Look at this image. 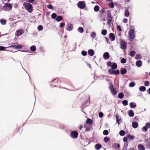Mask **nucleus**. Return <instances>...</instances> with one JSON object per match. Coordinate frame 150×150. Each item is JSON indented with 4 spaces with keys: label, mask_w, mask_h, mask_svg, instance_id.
I'll use <instances>...</instances> for the list:
<instances>
[{
    "label": "nucleus",
    "mask_w": 150,
    "mask_h": 150,
    "mask_svg": "<svg viewBox=\"0 0 150 150\" xmlns=\"http://www.w3.org/2000/svg\"><path fill=\"white\" fill-rule=\"evenodd\" d=\"M136 52L134 51H131L129 53V55L132 57H133L135 54Z\"/></svg>",
    "instance_id": "30"
},
{
    "label": "nucleus",
    "mask_w": 150,
    "mask_h": 150,
    "mask_svg": "<svg viewBox=\"0 0 150 150\" xmlns=\"http://www.w3.org/2000/svg\"><path fill=\"white\" fill-rule=\"evenodd\" d=\"M145 126H146L147 128H150V123H147L145 124Z\"/></svg>",
    "instance_id": "52"
},
{
    "label": "nucleus",
    "mask_w": 150,
    "mask_h": 150,
    "mask_svg": "<svg viewBox=\"0 0 150 150\" xmlns=\"http://www.w3.org/2000/svg\"><path fill=\"white\" fill-rule=\"evenodd\" d=\"M25 9L29 13H31L33 11V6L31 4L29 3H24L23 4Z\"/></svg>",
    "instance_id": "1"
},
{
    "label": "nucleus",
    "mask_w": 150,
    "mask_h": 150,
    "mask_svg": "<svg viewBox=\"0 0 150 150\" xmlns=\"http://www.w3.org/2000/svg\"><path fill=\"white\" fill-rule=\"evenodd\" d=\"M47 7L49 8V9H53V6H52V5L51 4H49L48 6H47Z\"/></svg>",
    "instance_id": "54"
},
{
    "label": "nucleus",
    "mask_w": 150,
    "mask_h": 150,
    "mask_svg": "<svg viewBox=\"0 0 150 150\" xmlns=\"http://www.w3.org/2000/svg\"><path fill=\"white\" fill-rule=\"evenodd\" d=\"M123 22L125 23H127V18H124L123 20Z\"/></svg>",
    "instance_id": "61"
},
{
    "label": "nucleus",
    "mask_w": 150,
    "mask_h": 150,
    "mask_svg": "<svg viewBox=\"0 0 150 150\" xmlns=\"http://www.w3.org/2000/svg\"><path fill=\"white\" fill-rule=\"evenodd\" d=\"M149 82L148 81H146L145 82L144 84H149Z\"/></svg>",
    "instance_id": "63"
},
{
    "label": "nucleus",
    "mask_w": 150,
    "mask_h": 150,
    "mask_svg": "<svg viewBox=\"0 0 150 150\" xmlns=\"http://www.w3.org/2000/svg\"><path fill=\"white\" fill-rule=\"evenodd\" d=\"M124 96V94L122 92L120 93L118 96L119 98L122 99L123 98Z\"/></svg>",
    "instance_id": "27"
},
{
    "label": "nucleus",
    "mask_w": 150,
    "mask_h": 150,
    "mask_svg": "<svg viewBox=\"0 0 150 150\" xmlns=\"http://www.w3.org/2000/svg\"><path fill=\"white\" fill-rule=\"evenodd\" d=\"M1 23L3 25H5L6 23V21L2 19H1L0 21Z\"/></svg>",
    "instance_id": "36"
},
{
    "label": "nucleus",
    "mask_w": 150,
    "mask_h": 150,
    "mask_svg": "<svg viewBox=\"0 0 150 150\" xmlns=\"http://www.w3.org/2000/svg\"><path fill=\"white\" fill-rule=\"evenodd\" d=\"M123 141H124V142H127V137H124L123 139Z\"/></svg>",
    "instance_id": "56"
},
{
    "label": "nucleus",
    "mask_w": 150,
    "mask_h": 150,
    "mask_svg": "<svg viewBox=\"0 0 150 150\" xmlns=\"http://www.w3.org/2000/svg\"><path fill=\"white\" fill-rule=\"evenodd\" d=\"M120 73L121 74L124 75L127 73V70L126 69L122 68L120 69Z\"/></svg>",
    "instance_id": "12"
},
{
    "label": "nucleus",
    "mask_w": 150,
    "mask_h": 150,
    "mask_svg": "<svg viewBox=\"0 0 150 150\" xmlns=\"http://www.w3.org/2000/svg\"><path fill=\"white\" fill-rule=\"evenodd\" d=\"M127 137L129 139H133L134 138V136H132L130 134H129L128 135H127Z\"/></svg>",
    "instance_id": "44"
},
{
    "label": "nucleus",
    "mask_w": 150,
    "mask_h": 150,
    "mask_svg": "<svg viewBox=\"0 0 150 150\" xmlns=\"http://www.w3.org/2000/svg\"><path fill=\"white\" fill-rule=\"evenodd\" d=\"M103 134L104 135H107L109 134L108 131L107 130H105L103 131Z\"/></svg>",
    "instance_id": "40"
},
{
    "label": "nucleus",
    "mask_w": 150,
    "mask_h": 150,
    "mask_svg": "<svg viewBox=\"0 0 150 150\" xmlns=\"http://www.w3.org/2000/svg\"><path fill=\"white\" fill-rule=\"evenodd\" d=\"M59 128L60 129H65V127L63 125H59Z\"/></svg>",
    "instance_id": "46"
},
{
    "label": "nucleus",
    "mask_w": 150,
    "mask_h": 150,
    "mask_svg": "<svg viewBox=\"0 0 150 150\" xmlns=\"http://www.w3.org/2000/svg\"><path fill=\"white\" fill-rule=\"evenodd\" d=\"M71 137L74 139H75L77 137L78 135V132L76 131H72L70 132Z\"/></svg>",
    "instance_id": "6"
},
{
    "label": "nucleus",
    "mask_w": 150,
    "mask_h": 150,
    "mask_svg": "<svg viewBox=\"0 0 150 150\" xmlns=\"http://www.w3.org/2000/svg\"><path fill=\"white\" fill-rule=\"evenodd\" d=\"M23 33V30H19L17 31V35L18 36H20L22 35Z\"/></svg>",
    "instance_id": "25"
},
{
    "label": "nucleus",
    "mask_w": 150,
    "mask_h": 150,
    "mask_svg": "<svg viewBox=\"0 0 150 150\" xmlns=\"http://www.w3.org/2000/svg\"><path fill=\"white\" fill-rule=\"evenodd\" d=\"M116 145H117V148H119L120 147V145L119 144H116Z\"/></svg>",
    "instance_id": "64"
},
{
    "label": "nucleus",
    "mask_w": 150,
    "mask_h": 150,
    "mask_svg": "<svg viewBox=\"0 0 150 150\" xmlns=\"http://www.w3.org/2000/svg\"><path fill=\"white\" fill-rule=\"evenodd\" d=\"M81 54L83 56H85L87 54V52L83 50L81 52Z\"/></svg>",
    "instance_id": "49"
},
{
    "label": "nucleus",
    "mask_w": 150,
    "mask_h": 150,
    "mask_svg": "<svg viewBox=\"0 0 150 150\" xmlns=\"http://www.w3.org/2000/svg\"><path fill=\"white\" fill-rule=\"evenodd\" d=\"M86 123L89 125H91L93 123V121L92 120L89 118H87L86 120Z\"/></svg>",
    "instance_id": "23"
},
{
    "label": "nucleus",
    "mask_w": 150,
    "mask_h": 150,
    "mask_svg": "<svg viewBox=\"0 0 150 150\" xmlns=\"http://www.w3.org/2000/svg\"><path fill=\"white\" fill-rule=\"evenodd\" d=\"M122 103L124 106H126L128 105V101L126 100H124L122 101Z\"/></svg>",
    "instance_id": "37"
},
{
    "label": "nucleus",
    "mask_w": 150,
    "mask_h": 150,
    "mask_svg": "<svg viewBox=\"0 0 150 150\" xmlns=\"http://www.w3.org/2000/svg\"><path fill=\"white\" fill-rule=\"evenodd\" d=\"M12 7V6L10 3H6L5 6H3L2 9L5 11H9L11 9Z\"/></svg>",
    "instance_id": "4"
},
{
    "label": "nucleus",
    "mask_w": 150,
    "mask_h": 150,
    "mask_svg": "<svg viewBox=\"0 0 150 150\" xmlns=\"http://www.w3.org/2000/svg\"><path fill=\"white\" fill-rule=\"evenodd\" d=\"M112 17L110 18H107L108 21H107V24L108 25H110L111 23V21L112 20Z\"/></svg>",
    "instance_id": "24"
},
{
    "label": "nucleus",
    "mask_w": 150,
    "mask_h": 150,
    "mask_svg": "<svg viewBox=\"0 0 150 150\" xmlns=\"http://www.w3.org/2000/svg\"><path fill=\"white\" fill-rule=\"evenodd\" d=\"M91 36L92 37V38L93 40V39L95 38L96 37V33L94 32H92L91 33Z\"/></svg>",
    "instance_id": "28"
},
{
    "label": "nucleus",
    "mask_w": 150,
    "mask_h": 150,
    "mask_svg": "<svg viewBox=\"0 0 150 150\" xmlns=\"http://www.w3.org/2000/svg\"><path fill=\"white\" fill-rule=\"evenodd\" d=\"M147 129L146 126H145L143 127L142 130L143 131L146 132L147 131Z\"/></svg>",
    "instance_id": "45"
},
{
    "label": "nucleus",
    "mask_w": 150,
    "mask_h": 150,
    "mask_svg": "<svg viewBox=\"0 0 150 150\" xmlns=\"http://www.w3.org/2000/svg\"><path fill=\"white\" fill-rule=\"evenodd\" d=\"M129 12L127 8L125 10V15L126 17H128L129 15Z\"/></svg>",
    "instance_id": "16"
},
{
    "label": "nucleus",
    "mask_w": 150,
    "mask_h": 150,
    "mask_svg": "<svg viewBox=\"0 0 150 150\" xmlns=\"http://www.w3.org/2000/svg\"><path fill=\"white\" fill-rule=\"evenodd\" d=\"M105 39L106 42L107 43L110 42L108 38H105Z\"/></svg>",
    "instance_id": "62"
},
{
    "label": "nucleus",
    "mask_w": 150,
    "mask_h": 150,
    "mask_svg": "<svg viewBox=\"0 0 150 150\" xmlns=\"http://www.w3.org/2000/svg\"><path fill=\"white\" fill-rule=\"evenodd\" d=\"M73 28L72 26L71 25H70L67 27V30L69 31H71L72 30Z\"/></svg>",
    "instance_id": "34"
},
{
    "label": "nucleus",
    "mask_w": 150,
    "mask_h": 150,
    "mask_svg": "<svg viewBox=\"0 0 150 150\" xmlns=\"http://www.w3.org/2000/svg\"><path fill=\"white\" fill-rule=\"evenodd\" d=\"M120 43L121 45V48L122 50L125 49L126 48L127 45L125 42L122 40H121Z\"/></svg>",
    "instance_id": "7"
},
{
    "label": "nucleus",
    "mask_w": 150,
    "mask_h": 150,
    "mask_svg": "<svg viewBox=\"0 0 150 150\" xmlns=\"http://www.w3.org/2000/svg\"><path fill=\"white\" fill-rule=\"evenodd\" d=\"M109 38L110 41H114L115 39V36L114 34L112 33H110L109 34Z\"/></svg>",
    "instance_id": "9"
},
{
    "label": "nucleus",
    "mask_w": 150,
    "mask_h": 150,
    "mask_svg": "<svg viewBox=\"0 0 150 150\" xmlns=\"http://www.w3.org/2000/svg\"><path fill=\"white\" fill-rule=\"evenodd\" d=\"M30 49L32 51L34 52L36 50V47L35 45L32 46L30 47Z\"/></svg>",
    "instance_id": "26"
},
{
    "label": "nucleus",
    "mask_w": 150,
    "mask_h": 150,
    "mask_svg": "<svg viewBox=\"0 0 150 150\" xmlns=\"http://www.w3.org/2000/svg\"><path fill=\"white\" fill-rule=\"evenodd\" d=\"M10 47L16 50H19L21 49L22 46L19 45H14L11 46Z\"/></svg>",
    "instance_id": "8"
},
{
    "label": "nucleus",
    "mask_w": 150,
    "mask_h": 150,
    "mask_svg": "<svg viewBox=\"0 0 150 150\" xmlns=\"http://www.w3.org/2000/svg\"><path fill=\"white\" fill-rule=\"evenodd\" d=\"M62 17L60 16H58L56 18V20L58 22L60 21L62 19Z\"/></svg>",
    "instance_id": "31"
},
{
    "label": "nucleus",
    "mask_w": 150,
    "mask_h": 150,
    "mask_svg": "<svg viewBox=\"0 0 150 150\" xmlns=\"http://www.w3.org/2000/svg\"><path fill=\"white\" fill-rule=\"evenodd\" d=\"M103 112H100L99 113V116L100 118H102L103 117Z\"/></svg>",
    "instance_id": "51"
},
{
    "label": "nucleus",
    "mask_w": 150,
    "mask_h": 150,
    "mask_svg": "<svg viewBox=\"0 0 150 150\" xmlns=\"http://www.w3.org/2000/svg\"><path fill=\"white\" fill-rule=\"evenodd\" d=\"M111 14L110 12H108L107 14V18L112 17Z\"/></svg>",
    "instance_id": "55"
},
{
    "label": "nucleus",
    "mask_w": 150,
    "mask_h": 150,
    "mask_svg": "<svg viewBox=\"0 0 150 150\" xmlns=\"http://www.w3.org/2000/svg\"><path fill=\"white\" fill-rule=\"evenodd\" d=\"M43 28V27L42 25H39L38 27V29L39 31L42 30Z\"/></svg>",
    "instance_id": "48"
},
{
    "label": "nucleus",
    "mask_w": 150,
    "mask_h": 150,
    "mask_svg": "<svg viewBox=\"0 0 150 150\" xmlns=\"http://www.w3.org/2000/svg\"><path fill=\"white\" fill-rule=\"evenodd\" d=\"M128 145V142H125L124 144L123 147H127Z\"/></svg>",
    "instance_id": "60"
},
{
    "label": "nucleus",
    "mask_w": 150,
    "mask_h": 150,
    "mask_svg": "<svg viewBox=\"0 0 150 150\" xmlns=\"http://www.w3.org/2000/svg\"><path fill=\"white\" fill-rule=\"evenodd\" d=\"M65 24L64 23H61L60 24L59 27L61 28L63 27L64 26Z\"/></svg>",
    "instance_id": "57"
},
{
    "label": "nucleus",
    "mask_w": 150,
    "mask_h": 150,
    "mask_svg": "<svg viewBox=\"0 0 150 150\" xmlns=\"http://www.w3.org/2000/svg\"><path fill=\"white\" fill-rule=\"evenodd\" d=\"M112 63H111V62H108L107 63V66L108 67H110L111 65V64Z\"/></svg>",
    "instance_id": "58"
},
{
    "label": "nucleus",
    "mask_w": 150,
    "mask_h": 150,
    "mask_svg": "<svg viewBox=\"0 0 150 150\" xmlns=\"http://www.w3.org/2000/svg\"><path fill=\"white\" fill-rule=\"evenodd\" d=\"M6 48V47L3 46H0V50L3 51Z\"/></svg>",
    "instance_id": "53"
},
{
    "label": "nucleus",
    "mask_w": 150,
    "mask_h": 150,
    "mask_svg": "<svg viewBox=\"0 0 150 150\" xmlns=\"http://www.w3.org/2000/svg\"><path fill=\"white\" fill-rule=\"evenodd\" d=\"M113 69H110L108 70V72L111 75H113V74L114 70Z\"/></svg>",
    "instance_id": "47"
},
{
    "label": "nucleus",
    "mask_w": 150,
    "mask_h": 150,
    "mask_svg": "<svg viewBox=\"0 0 150 150\" xmlns=\"http://www.w3.org/2000/svg\"><path fill=\"white\" fill-rule=\"evenodd\" d=\"M117 29L120 31H121L122 30V29L120 26H117Z\"/></svg>",
    "instance_id": "59"
},
{
    "label": "nucleus",
    "mask_w": 150,
    "mask_h": 150,
    "mask_svg": "<svg viewBox=\"0 0 150 150\" xmlns=\"http://www.w3.org/2000/svg\"><path fill=\"white\" fill-rule=\"evenodd\" d=\"M77 30L80 33H82L83 32L84 30L83 28L81 27H79L77 29Z\"/></svg>",
    "instance_id": "29"
},
{
    "label": "nucleus",
    "mask_w": 150,
    "mask_h": 150,
    "mask_svg": "<svg viewBox=\"0 0 150 150\" xmlns=\"http://www.w3.org/2000/svg\"><path fill=\"white\" fill-rule=\"evenodd\" d=\"M112 64L111 65V68L112 69H115L117 68V64L114 62L112 63Z\"/></svg>",
    "instance_id": "21"
},
{
    "label": "nucleus",
    "mask_w": 150,
    "mask_h": 150,
    "mask_svg": "<svg viewBox=\"0 0 150 150\" xmlns=\"http://www.w3.org/2000/svg\"><path fill=\"white\" fill-rule=\"evenodd\" d=\"M115 118L116 120V121L117 124L118 125H120V121L121 120L120 118L119 117V116L118 114H116L115 115Z\"/></svg>",
    "instance_id": "19"
},
{
    "label": "nucleus",
    "mask_w": 150,
    "mask_h": 150,
    "mask_svg": "<svg viewBox=\"0 0 150 150\" xmlns=\"http://www.w3.org/2000/svg\"><path fill=\"white\" fill-rule=\"evenodd\" d=\"M110 140L109 138L108 137H105L104 138V141L105 143H106L108 142Z\"/></svg>",
    "instance_id": "42"
},
{
    "label": "nucleus",
    "mask_w": 150,
    "mask_h": 150,
    "mask_svg": "<svg viewBox=\"0 0 150 150\" xmlns=\"http://www.w3.org/2000/svg\"><path fill=\"white\" fill-rule=\"evenodd\" d=\"M57 16V14L55 13H53L51 15V17L53 19H55Z\"/></svg>",
    "instance_id": "38"
},
{
    "label": "nucleus",
    "mask_w": 150,
    "mask_h": 150,
    "mask_svg": "<svg viewBox=\"0 0 150 150\" xmlns=\"http://www.w3.org/2000/svg\"><path fill=\"white\" fill-rule=\"evenodd\" d=\"M119 134L121 136H123L125 135V132L123 130H121L120 131Z\"/></svg>",
    "instance_id": "32"
},
{
    "label": "nucleus",
    "mask_w": 150,
    "mask_h": 150,
    "mask_svg": "<svg viewBox=\"0 0 150 150\" xmlns=\"http://www.w3.org/2000/svg\"><path fill=\"white\" fill-rule=\"evenodd\" d=\"M142 62L141 60L137 61L136 63V66L138 67H139L142 65Z\"/></svg>",
    "instance_id": "17"
},
{
    "label": "nucleus",
    "mask_w": 150,
    "mask_h": 150,
    "mask_svg": "<svg viewBox=\"0 0 150 150\" xmlns=\"http://www.w3.org/2000/svg\"><path fill=\"white\" fill-rule=\"evenodd\" d=\"M138 148L139 150H145V148L142 144H139L138 145Z\"/></svg>",
    "instance_id": "20"
},
{
    "label": "nucleus",
    "mask_w": 150,
    "mask_h": 150,
    "mask_svg": "<svg viewBox=\"0 0 150 150\" xmlns=\"http://www.w3.org/2000/svg\"><path fill=\"white\" fill-rule=\"evenodd\" d=\"M141 56L139 54H137L135 57V59H141Z\"/></svg>",
    "instance_id": "50"
},
{
    "label": "nucleus",
    "mask_w": 150,
    "mask_h": 150,
    "mask_svg": "<svg viewBox=\"0 0 150 150\" xmlns=\"http://www.w3.org/2000/svg\"><path fill=\"white\" fill-rule=\"evenodd\" d=\"M109 88L110 93L113 96H115L117 94V89L113 85H110Z\"/></svg>",
    "instance_id": "2"
},
{
    "label": "nucleus",
    "mask_w": 150,
    "mask_h": 150,
    "mask_svg": "<svg viewBox=\"0 0 150 150\" xmlns=\"http://www.w3.org/2000/svg\"><path fill=\"white\" fill-rule=\"evenodd\" d=\"M109 7L111 8H113L114 7V4L113 2H110L109 4Z\"/></svg>",
    "instance_id": "41"
},
{
    "label": "nucleus",
    "mask_w": 150,
    "mask_h": 150,
    "mask_svg": "<svg viewBox=\"0 0 150 150\" xmlns=\"http://www.w3.org/2000/svg\"><path fill=\"white\" fill-rule=\"evenodd\" d=\"M129 106L131 108L134 109L135 108L136 106V103L134 102H131L129 104Z\"/></svg>",
    "instance_id": "11"
},
{
    "label": "nucleus",
    "mask_w": 150,
    "mask_h": 150,
    "mask_svg": "<svg viewBox=\"0 0 150 150\" xmlns=\"http://www.w3.org/2000/svg\"><path fill=\"white\" fill-rule=\"evenodd\" d=\"M127 60L125 58H123L121 59L120 62L122 64H125L126 63Z\"/></svg>",
    "instance_id": "39"
},
{
    "label": "nucleus",
    "mask_w": 150,
    "mask_h": 150,
    "mask_svg": "<svg viewBox=\"0 0 150 150\" xmlns=\"http://www.w3.org/2000/svg\"><path fill=\"white\" fill-rule=\"evenodd\" d=\"M99 10V7L98 5L96 6L94 8V10L95 12H97Z\"/></svg>",
    "instance_id": "33"
},
{
    "label": "nucleus",
    "mask_w": 150,
    "mask_h": 150,
    "mask_svg": "<svg viewBox=\"0 0 150 150\" xmlns=\"http://www.w3.org/2000/svg\"><path fill=\"white\" fill-rule=\"evenodd\" d=\"M107 33V30H106L104 29L102 30L101 34L103 35H106Z\"/></svg>",
    "instance_id": "35"
},
{
    "label": "nucleus",
    "mask_w": 150,
    "mask_h": 150,
    "mask_svg": "<svg viewBox=\"0 0 150 150\" xmlns=\"http://www.w3.org/2000/svg\"><path fill=\"white\" fill-rule=\"evenodd\" d=\"M128 114L130 117H133L134 115V112L132 110H130L128 111Z\"/></svg>",
    "instance_id": "14"
},
{
    "label": "nucleus",
    "mask_w": 150,
    "mask_h": 150,
    "mask_svg": "<svg viewBox=\"0 0 150 150\" xmlns=\"http://www.w3.org/2000/svg\"><path fill=\"white\" fill-rule=\"evenodd\" d=\"M101 147L102 146L101 144H97L95 145V148L96 150H98L100 149Z\"/></svg>",
    "instance_id": "18"
},
{
    "label": "nucleus",
    "mask_w": 150,
    "mask_h": 150,
    "mask_svg": "<svg viewBox=\"0 0 150 150\" xmlns=\"http://www.w3.org/2000/svg\"><path fill=\"white\" fill-rule=\"evenodd\" d=\"M88 55L91 56H93L94 54V51L92 49L89 50L88 51Z\"/></svg>",
    "instance_id": "13"
},
{
    "label": "nucleus",
    "mask_w": 150,
    "mask_h": 150,
    "mask_svg": "<svg viewBox=\"0 0 150 150\" xmlns=\"http://www.w3.org/2000/svg\"><path fill=\"white\" fill-rule=\"evenodd\" d=\"M78 7L81 9H83L86 6L85 3L84 1H80L78 3Z\"/></svg>",
    "instance_id": "5"
},
{
    "label": "nucleus",
    "mask_w": 150,
    "mask_h": 150,
    "mask_svg": "<svg viewBox=\"0 0 150 150\" xmlns=\"http://www.w3.org/2000/svg\"><path fill=\"white\" fill-rule=\"evenodd\" d=\"M120 71L118 70H114L113 74L115 75H117L119 74Z\"/></svg>",
    "instance_id": "43"
},
{
    "label": "nucleus",
    "mask_w": 150,
    "mask_h": 150,
    "mask_svg": "<svg viewBox=\"0 0 150 150\" xmlns=\"http://www.w3.org/2000/svg\"><path fill=\"white\" fill-rule=\"evenodd\" d=\"M132 126L133 128H136L138 126V124L137 122H132Z\"/></svg>",
    "instance_id": "15"
},
{
    "label": "nucleus",
    "mask_w": 150,
    "mask_h": 150,
    "mask_svg": "<svg viewBox=\"0 0 150 150\" xmlns=\"http://www.w3.org/2000/svg\"><path fill=\"white\" fill-rule=\"evenodd\" d=\"M103 57L104 59L107 60L110 57V54L108 52H105L104 53L103 55Z\"/></svg>",
    "instance_id": "10"
},
{
    "label": "nucleus",
    "mask_w": 150,
    "mask_h": 150,
    "mask_svg": "<svg viewBox=\"0 0 150 150\" xmlns=\"http://www.w3.org/2000/svg\"><path fill=\"white\" fill-rule=\"evenodd\" d=\"M129 39L130 41H132L135 38L134 30L133 29L130 30L128 33Z\"/></svg>",
    "instance_id": "3"
},
{
    "label": "nucleus",
    "mask_w": 150,
    "mask_h": 150,
    "mask_svg": "<svg viewBox=\"0 0 150 150\" xmlns=\"http://www.w3.org/2000/svg\"><path fill=\"white\" fill-rule=\"evenodd\" d=\"M139 89L140 91L144 92L146 90V88L144 86H141L139 87Z\"/></svg>",
    "instance_id": "22"
}]
</instances>
